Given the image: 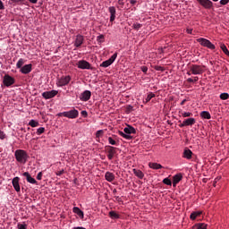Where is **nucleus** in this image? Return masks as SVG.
<instances>
[{"instance_id": "37998d69", "label": "nucleus", "mask_w": 229, "mask_h": 229, "mask_svg": "<svg viewBox=\"0 0 229 229\" xmlns=\"http://www.w3.org/2000/svg\"><path fill=\"white\" fill-rule=\"evenodd\" d=\"M131 112H133V106H126L125 113H126V114H130Z\"/></svg>"}, {"instance_id": "c9c22d12", "label": "nucleus", "mask_w": 229, "mask_h": 229, "mask_svg": "<svg viewBox=\"0 0 229 229\" xmlns=\"http://www.w3.org/2000/svg\"><path fill=\"white\" fill-rule=\"evenodd\" d=\"M104 133H105V131H103V130L98 131L96 132V138H97V139H99L100 137H103Z\"/></svg>"}, {"instance_id": "ea45409f", "label": "nucleus", "mask_w": 229, "mask_h": 229, "mask_svg": "<svg viewBox=\"0 0 229 229\" xmlns=\"http://www.w3.org/2000/svg\"><path fill=\"white\" fill-rule=\"evenodd\" d=\"M108 142H109V144H111V146L117 145V141H115V140H114L112 137L108 138Z\"/></svg>"}, {"instance_id": "9d476101", "label": "nucleus", "mask_w": 229, "mask_h": 229, "mask_svg": "<svg viewBox=\"0 0 229 229\" xmlns=\"http://www.w3.org/2000/svg\"><path fill=\"white\" fill-rule=\"evenodd\" d=\"M58 95V90H51V91H45L42 93V97L45 98V99H51L53 98H55V96H57Z\"/></svg>"}, {"instance_id": "2f4dec72", "label": "nucleus", "mask_w": 229, "mask_h": 229, "mask_svg": "<svg viewBox=\"0 0 229 229\" xmlns=\"http://www.w3.org/2000/svg\"><path fill=\"white\" fill-rule=\"evenodd\" d=\"M220 49H222L223 53H225V55H226V56H229L228 48L226 47V46L225 44L220 45Z\"/></svg>"}, {"instance_id": "864d4df0", "label": "nucleus", "mask_w": 229, "mask_h": 229, "mask_svg": "<svg viewBox=\"0 0 229 229\" xmlns=\"http://www.w3.org/2000/svg\"><path fill=\"white\" fill-rule=\"evenodd\" d=\"M0 10H4V4L0 0Z\"/></svg>"}, {"instance_id": "f03ea898", "label": "nucleus", "mask_w": 229, "mask_h": 229, "mask_svg": "<svg viewBox=\"0 0 229 229\" xmlns=\"http://www.w3.org/2000/svg\"><path fill=\"white\" fill-rule=\"evenodd\" d=\"M197 42L202 46V47H207L208 49H211L214 51L216 49V45H214L210 40L205 38H197Z\"/></svg>"}, {"instance_id": "6ab92c4d", "label": "nucleus", "mask_w": 229, "mask_h": 229, "mask_svg": "<svg viewBox=\"0 0 229 229\" xmlns=\"http://www.w3.org/2000/svg\"><path fill=\"white\" fill-rule=\"evenodd\" d=\"M23 176H25V178L29 183L37 184V180H35V178L31 177V174H30L29 172H24Z\"/></svg>"}, {"instance_id": "f257e3e1", "label": "nucleus", "mask_w": 229, "mask_h": 229, "mask_svg": "<svg viewBox=\"0 0 229 229\" xmlns=\"http://www.w3.org/2000/svg\"><path fill=\"white\" fill-rule=\"evenodd\" d=\"M14 157L16 162H19L20 164H26V162H28V158H30V156H28V152H26V150L24 149L15 150Z\"/></svg>"}, {"instance_id": "ddd939ff", "label": "nucleus", "mask_w": 229, "mask_h": 229, "mask_svg": "<svg viewBox=\"0 0 229 229\" xmlns=\"http://www.w3.org/2000/svg\"><path fill=\"white\" fill-rule=\"evenodd\" d=\"M19 182H21V178L19 177H14L12 181L13 187L16 192H21V184H19Z\"/></svg>"}, {"instance_id": "4d7b16f0", "label": "nucleus", "mask_w": 229, "mask_h": 229, "mask_svg": "<svg viewBox=\"0 0 229 229\" xmlns=\"http://www.w3.org/2000/svg\"><path fill=\"white\" fill-rule=\"evenodd\" d=\"M187 81H188V83H194V81L192 78H188Z\"/></svg>"}, {"instance_id": "a19ab883", "label": "nucleus", "mask_w": 229, "mask_h": 229, "mask_svg": "<svg viewBox=\"0 0 229 229\" xmlns=\"http://www.w3.org/2000/svg\"><path fill=\"white\" fill-rule=\"evenodd\" d=\"M163 183H165V185H173V182H171V179H169V178H165L163 180Z\"/></svg>"}, {"instance_id": "603ef678", "label": "nucleus", "mask_w": 229, "mask_h": 229, "mask_svg": "<svg viewBox=\"0 0 229 229\" xmlns=\"http://www.w3.org/2000/svg\"><path fill=\"white\" fill-rule=\"evenodd\" d=\"M57 117H65V112L58 113Z\"/></svg>"}, {"instance_id": "f704fd0d", "label": "nucleus", "mask_w": 229, "mask_h": 229, "mask_svg": "<svg viewBox=\"0 0 229 229\" xmlns=\"http://www.w3.org/2000/svg\"><path fill=\"white\" fill-rule=\"evenodd\" d=\"M220 99H222L223 101H226V99H229V94L228 93H221Z\"/></svg>"}, {"instance_id": "b1692460", "label": "nucleus", "mask_w": 229, "mask_h": 229, "mask_svg": "<svg viewBox=\"0 0 229 229\" xmlns=\"http://www.w3.org/2000/svg\"><path fill=\"white\" fill-rule=\"evenodd\" d=\"M72 212H73V214H77V216H79V217H81V219H83L84 214H83V211L81 209H80V208L74 207L72 208Z\"/></svg>"}, {"instance_id": "0eeeda50", "label": "nucleus", "mask_w": 229, "mask_h": 229, "mask_svg": "<svg viewBox=\"0 0 229 229\" xmlns=\"http://www.w3.org/2000/svg\"><path fill=\"white\" fill-rule=\"evenodd\" d=\"M117 58V53H114L108 60L104 61L100 67H110L115 62V59Z\"/></svg>"}, {"instance_id": "338daca9", "label": "nucleus", "mask_w": 229, "mask_h": 229, "mask_svg": "<svg viewBox=\"0 0 229 229\" xmlns=\"http://www.w3.org/2000/svg\"><path fill=\"white\" fill-rule=\"evenodd\" d=\"M213 1H215V3H216V2H217V1H219V0H213Z\"/></svg>"}, {"instance_id": "423d86ee", "label": "nucleus", "mask_w": 229, "mask_h": 229, "mask_svg": "<svg viewBox=\"0 0 229 229\" xmlns=\"http://www.w3.org/2000/svg\"><path fill=\"white\" fill-rule=\"evenodd\" d=\"M77 67L78 69H88V70H92V66L90 65V63H89L86 60H81L77 63Z\"/></svg>"}, {"instance_id": "cd10ccee", "label": "nucleus", "mask_w": 229, "mask_h": 229, "mask_svg": "<svg viewBox=\"0 0 229 229\" xmlns=\"http://www.w3.org/2000/svg\"><path fill=\"white\" fill-rule=\"evenodd\" d=\"M207 228H208V225L205 223L195 224L192 226V229H207Z\"/></svg>"}, {"instance_id": "09e8293b", "label": "nucleus", "mask_w": 229, "mask_h": 229, "mask_svg": "<svg viewBox=\"0 0 229 229\" xmlns=\"http://www.w3.org/2000/svg\"><path fill=\"white\" fill-rule=\"evenodd\" d=\"M141 71L146 74L148 72V66H141Z\"/></svg>"}, {"instance_id": "aec40b11", "label": "nucleus", "mask_w": 229, "mask_h": 229, "mask_svg": "<svg viewBox=\"0 0 229 229\" xmlns=\"http://www.w3.org/2000/svg\"><path fill=\"white\" fill-rule=\"evenodd\" d=\"M105 179L106 180V182H114V180H115V174H114V173L112 172H106L105 174Z\"/></svg>"}, {"instance_id": "473e14b6", "label": "nucleus", "mask_w": 229, "mask_h": 229, "mask_svg": "<svg viewBox=\"0 0 229 229\" xmlns=\"http://www.w3.org/2000/svg\"><path fill=\"white\" fill-rule=\"evenodd\" d=\"M24 65V59L21 58L16 64L17 69H22V66Z\"/></svg>"}, {"instance_id": "e433bc0d", "label": "nucleus", "mask_w": 229, "mask_h": 229, "mask_svg": "<svg viewBox=\"0 0 229 229\" xmlns=\"http://www.w3.org/2000/svg\"><path fill=\"white\" fill-rule=\"evenodd\" d=\"M182 117H191L192 115V113L191 112H180Z\"/></svg>"}, {"instance_id": "c85d7f7f", "label": "nucleus", "mask_w": 229, "mask_h": 229, "mask_svg": "<svg viewBox=\"0 0 229 229\" xmlns=\"http://www.w3.org/2000/svg\"><path fill=\"white\" fill-rule=\"evenodd\" d=\"M200 117L202 119H211L212 115H210V113L208 111H202L200 113Z\"/></svg>"}, {"instance_id": "412c9836", "label": "nucleus", "mask_w": 229, "mask_h": 229, "mask_svg": "<svg viewBox=\"0 0 229 229\" xmlns=\"http://www.w3.org/2000/svg\"><path fill=\"white\" fill-rule=\"evenodd\" d=\"M109 13H110V22H114L115 21V8L114 6H111L108 8Z\"/></svg>"}, {"instance_id": "6e6d98bb", "label": "nucleus", "mask_w": 229, "mask_h": 229, "mask_svg": "<svg viewBox=\"0 0 229 229\" xmlns=\"http://www.w3.org/2000/svg\"><path fill=\"white\" fill-rule=\"evenodd\" d=\"M101 38L102 39L105 38V36L103 34L98 36V38H97L98 40H101Z\"/></svg>"}, {"instance_id": "0e129e2a", "label": "nucleus", "mask_w": 229, "mask_h": 229, "mask_svg": "<svg viewBox=\"0 0 229 229\" xmlns=\"http://www.w3.org/2000/svg\"><path fill=\"white\" fill-rule=\"evenodd\" d=\"M199 80V78L194 77V78H193V83H196V81H198Z\"/></svg>"}, {"instance_id": "de8ad7c7", "label": "nucleus", "mask_w": 229, "mask_h": 229, "mask_svg": "<svg viewBox=\"0 0 229 229\" xmlns=\"http://www.w3.org/2000/svg\"><path fill=\"white\" fill-rule=\"evenodd\" d=\"M65 173V170L62 169L61 171L55 172L56 176H62Z\"/></svg>"}, {"instance_id": "bb28decb", "label": "nucleus", "mask_w": 229, "mask_h": 229, "mask_svg": "<svg viewBox=\"0 0 229 229\" xmlns=\"http://www.w3.org/2000/svg\"><path fill=\"white\" fill-rule=\"evenodd\" d=\"M148 167L150 169H156V170H158V169H162L164 166H162V165L158 164V163H148Z\"/></svg>"}, {"instance_id": "6e6552de", "label": "nucleus", "mask_w": 229, "mask_h": 229, "mask_svg": "<svg viewBox=\"0 0 229 229\" xmlns=\"http://www.w3.org/2000/svg\"><path fill=\"white\" fill-rule=\"evenodd\" d=\"M200 6H203L206 10H210L214 4L210 0H197Z\"/></svg>"}, {"instance_id": "58836bf2", "label": "nucleus", "mask_w": 229, "mask_h": 229, "mask_svg": "<svg viewBox=\"0 0 229 229\" xmlns=\"http://www.w3.org/2000/svg\"><path fill=\"white\" fill-rule=\"evenodd\" d=\"M44 131H46V128H44V127H39V128L37 130V135H42V133H44Z\"/></svg>"}, {"instance_id": "052dcab7", "label": "nucleus", "mask_w": 229, "mask_h": 229, "mask_svg": "<svg viewBox=\"0 0 229 229\" xmlns=\"http://www.w3.org/2000/svg\"><path fill=\"white\" fill-rule=\"evenodd\" d=\"M81 115H84V117H87V115L89 114H87V111H81Z\"/></svg>"}, {"instance_id": "3c124183", "label": "nucleus", "mask_w": 229, "mask_h": 229, "mask_svg": "<svg viewBox=\"0 0 229 229\" xmlns=\"http://www.w3.org/2000/svg\"><path fill=\"white\" fill-rule=\"evenodd\" d=\"M37 180H42V172H39L37 175Z\"/></svg>"}, {"instance_id": "393cba45", "label": "nucleus", "mask_w": 229, "mask_h": 229, "mask_svg": "<svg viewBox=\"0 0 229 229\" xmlns=\"http://www.w3.org/2000/svg\"><path fill=\"white\" fill-rule=\"evenodd\" d=\"M201 214H203V211H194L191 214L190 219L191 221H196L197 217H199V216H201Z\"/></svg>"}, {"instance_id": "c756f323", "label": "nucleus", "mask_w": 229, "mask_h": 229, "mask_svg": "<svg viewBox=\"0 0 229 229\" xmlns=\"http://www.w3.org/2000/svg\"><path fill=\"white\" fill-rule=\"evenodd\" d=\"M155 93L150 92L148 93V95L147 96V98H145V100L143 101V103L146 105V103H149L151 101V99H153V98H155Z\"/></svg>"}, {"instance_id": "4be33fe9", "label": "nucleus", "mask_w": 229, "mask_h": 229, "mask_svg": "<svg viewBox=\"0 0 229 229\" xmlns=\"http://www.w3.org/2000/svg\"><path fill=\"white\" fill-rule=\"evenodd\" d=\"M123 131H124V133H126V134H128V135H131V133H132V134L137 133V131L135 130V128H133V127H131V126H130V125H128L127 127H125V128L123 129Z\"/></svg>"}, {"instance_id": "8fccbe9b", "label": "nucleus", "mask_w": 229, "mask_h": 229, "mask_svg": "<svg viewBox=\"0 0 229 229\" xmlns=\"http://www.w3.org/2000/svg\"><path fill=\"white\" fill-rule=\"evenodd\" d=\"M228 3H229V0H221L220 1V4H223V5L228 4Z\"/></svg>"}, {"instance_id": "a878e982", "label": "nucleus", "mask_w": 229, "mask_h": 229, "mask_svg": "<svg viewBox=\"0 0 229 229\" xmlns=\"http://www.w3.org/2000/svg\"><path fill=\"white\" fill-rule=\"evenodd\" d=\"M118 135L123 139H126V140H131V139H133L131 135L126 134V132L124 133L123 131H118Z\"/></svg>"}, {"instance_id": "5fc2aeb1", "label": "nucleus", "mask_w": 229, "mask_h": 229, "mask_svg": "<svg viewBox=\"0 0 229 229\" xmlns=\"http://www.w3.org/2000/svg\"><path fill=\"white\" fill-rule=\"evenodd\" d=\"M186 33H188V35H192V29H186Z\"/></svg>"}, {"instance_id": "39448f33", "label": "nucleus", "mask_w": 229, "mask_h": 229, "mask_svg": "<svg viewBox=\"0 0 229 229\" xmlns=\"http://www.w3.org/2000/svg\"><path fill=\"white\" fill-rule=\"evenodd\" d=\"M3 84L4 87H12L15 84V79L8 74H5L3 79Z\"/></svg>"}, {"instance_id": "a18cd8bd", "label": "nucleus", "mask_w": 229, "mask_h": 229, "mask_svg": "<svg viewBox=\"0 0 229 229\" xmlns=\"http://www.w3.org/2000/svg\"><path fill=\"white\" fill-rule=\"evenodd\" d=\"M18 229H27L28 225L26 224H18Z\"/></svg>"}, {"instance_id": "5701e85b", "label": "nucleus", "mask_w": 229, "mask_h": 229, "mask_svg": "<svg viewBox=\"0 0 229 229\" xmlns=\"http://www.w3.org/2000/svg\"><path fill=\"white\" fill-rule=\"evenodd\" d=\"M132 173L133 174H135V176H137V178H139L140 180H142L144 178V173L137 168H133L132 169Z\"/></svg>"}, {"instance_id": "2eb2a0df", "label": "nucleus", "mask_w": 229, "mask_h": 229, "mask_svg": "<svg viewBox=\"0 0 229 229\" xmlns=\"http://www.w3.org/2000/svg\"><path fill=\"white\" fill-rule=\"evenodd\" d=\"M192 150L189 149L188 148H185L182 152V158H185L186 160H191L192 158Z\"/></svg>"}, {"instance_id": "a211bd4d", "label": "nucleus", "mask_w": 229, "mask_h": 229, "mask_svg": "<svg viewBox=\"0 0 229 229\" xmlns=\"http://www.w3.org/2000/svg\"><path fill=\"white\" fill-rule=\"evenodd\" d=\"M183 176L182 175V174H177L175 175H174L173 177V187H176V185H178V183H180V182H182Z\"/></svg>"}, {"instance_id": "20e7f679", "label": "nucleus", "mask_w": 229, "mask_h": 229, "mask_svg": "<svg viewBox=\"0 0 229 229\" xmlns=\"http://www.w3.org/2000/svg\"><path fill=\"white\" fill-rule=\"evenodd\" d=\"M71 82V76H62L60 79H58L56 85L57 87H65V85H69Z\"/></svg>"}, {"instance_id": "1a4fd4ad", "label": "nucleus", "mask_w": 229, "mask_h": 229, "mask_svg": "<svg viewBox=\"0 0 229 229\" xmlns=\"http://www.w3.org/2000/svg\"><path fill=\"white\" fill-rule=\"evenodd\" d=\"M78 115H80V112L77 109L65 111V117L67 119H77Z\"/></svg>"}, {"instance_id": "c03bdc74", "label": "nucleus", "mask_w": 229, "mask_h": 229, "mask_svg": "<svg viewBox=\"0 0 229 229\" xmlns=\"http://www.w3.org/2000/svg\"><path fill=\"white\" fill-rule=\"evenodd\" d=\"M13 3H15L16 4H24V1L26 0H11Z\"/></svg>"}, {"instance_id": "79ce46f5", "label": "nucleus", "mask_w": 229, "mask_h": 229, "mask_svg": "<svg viewBox=\"0 0 229 229\" xmlns=\"http://www.w3.org/2000/svg\"><path fill=\"white\" fill-rule=\"evenodd\" d=\"M155 71H160L161 72H164V71H165V68H164L163 66H159V65H156L154 66Z\"/></svg>"}, {"instance_id": "49530a36", "label": "nucleus", "mask_w": 229, "mask_h": 229, "mask_svg": "<svg viewBox=\"0 0 229 229\" xmlns=\"http://www.w3.org/2000/svg\"><path fill=\"white\" fill-rule=\"evenodd\" d=\"M0 139L1 140H4L6 139V134H4V131L0 130Z\"/></svg>"}, {"instance_id": "7ed1b4c3", "label": "nucleus", "mask_w": 229, "mask_h": 229, "mask_svg": "<svg viewBox=\"0 0 229 229\" xmlns=\"http://www.w3.org/2000/svg\"><path fill=\"white\" fill-rule=\"evenodd\" d=\"M190 68L191 69V73L194 75L203 74L205 72V65L191 64Z\"/></svg>"}, {"instance_id": "dca6fc26", "label": "nucleus", "mask_w": 229, "mask_h": 229, "mask_svg": "<svg viewBox=\"0 0 229 229\" xmlns=\"http://www.w3.org/2000/svg\"><path fill=\"white\" fill-rule=\"evenodd\" d=\"M32 67H33V65L31 64H25L24 66H22L21 68V74H30V72H31V70H32Z\"/></svg>"}, {"instance_id": "69168bd1", "label": "nucleus", "mask_w": 229, "mask_h": 229, "mask_svg": "<svg viewBox=\"0 0 229 229\" xmlns=\"http://www.w3.org/2000/svg\"><path fill=\"white\" fill-rule=\"evenodd\" d=\"M118 4H122L123 5V4H124V2H123L122 0H119L118 1Z\"/></svg>"}, {"instance_id": "4c0bfd02", "label": "nucleus", "mask_w": 229, "mask_h": 229, "mask_svg": "<svg viewBox=\"0 0 229 229\" xmlns=\"http://www.w3.org/2000/svg\"><path fill=\"white\" fill-rule=\"evenodd\" d=\"M141 27H142V24L138 23V22L133 23V25H132L133 30H136L137 31H138V30H140Z\"/></svg>"}, {"instance_id": "f8f14e48", "label": "nucleus", "mask_w": 229, "mask_h": 229, "mask_svg": "<svg viewBox=\"0 0 229 229\" xmlns=\"http://www.w3.org/2000/svg\"><path fill=\"white\" fill-rule=\"evenodd\" d=\"M107 151V158L108 160H113L114 157H115V147L109 146L106 149Z\"/></svg>"}, {"instance_id": "4468645a", "label": "nucleus", "mask_w": 229, "mask_h": 229, "mask_svg": "<svg viewBox=\"0 0 229 229\" xmlns=\"http://www.w3.org/2000/svg\"><path fill=\"white\" fill-rule=\"evenodd\" d=\"M85 41V38L81 35H77L75 41H74V46L75 47H81L83 44V42Z\"/></svg>"}, {"instance_id": "13d9d810", "label": "nucleus", "mask_w": 229, "mask_h": 229, "mask_svg": "<svg viewBox=\"0 0 229 229\" xmlns=\"http://www.w3.org/2000/svg\"><path fill=\"white\" fill-rule=\"evenodd\" d=\"M187 101H189L188 99H183L182 102H181V106H183V105H185V103H187Z\"/></svg>"}, {"instance_id": "9b49d317", "label": "nucleus", "mask_w": 229, "mask_h": 229, "mask_svg": "<svg viewBox=\"0 0 229 229\" xmlns=\"http://www.w3.org/2000/svg\"><path fill=\"white\" fill-rule=\"evenodd\" d=\"M193 124H196V119L195 118H188L182 121L181 124H179L180 128H183V126H193Z\"/></svg>"}, {"instance_id": "680f3d73", "label": "nucleus", "mask_w": 229, "mask_h": 229, "mask_svg": "<svg viewBox=\"0 0 229 229\" xmlns=\"http://www.w3.org/2000/svg\"><path fill=\"white\" fill-rule=\"evenodd\" d=\"M130 3H131V4H137V0H131Z\"/></svg>"}, {"instance_id": "72a5a7b5", "label": "nucleus", "mask_w": 229, "mask_h": 229, "mask_svg": "<svg viewBox=\"0 0 229 229\" xmlns=\"http://www.w3.org/2000/svg\"><path fill=\"white\" fill-rule=\"evenodd\" d=\"M29 126H31V128H37V126H38V122L35 120H30L29 122Z\"/></svg>"}, {"instance_id": "bf43d9fd", "label": "nucleus", "mask_w": 229, "mask_h": 229, "mask_svg": "<svg viewBox=\"0 0 229 229\" xmlns=\"http://www.w3.org/2000/svg\"><path fill=\"white\" fill-rule=\"evenodd\" d=\"M38 0H29V2L30 3H32V4H37V2H38Z\"/></svg>"}, {"instance_id": "e2e57ef3", "label": "nucleus", "mask_w": 229, "mask_h": 229, "mask_svg": "<svg viewBox=\"0 0 229 229\" xmlns=\"http://www.w3.org/2000/svg\"><path fill=\"white\" fill-rule=\"evenodd\" d=\"M187 74H188V76L192 75V72H191V67H190V71H189V72H187Z\"/></svg>"}, {"instance_id": "7c9ffc66", "label": "nucleus", "mask_w": 229, "mask_h": 229, "mask_svg": "<svg viewBox=\"0 0 229 229\" xmlns=\"http://www.w3.org/2000/svg\"><path fill=\"white\" fill-rule=\"evenodd\" d=\"M109 217H111V219H119L121 216L115 211H110Z\"/></svg>"}, {"instance_id": "f3484780", "label": "nucleus", "mask_w": 229, "mask_h": 229, "mask_svg": "<svg viewBox=\"0 0 229 229\" xmlns=\"http://www.w3.org/2000/svg\"><path fill=\"white\" fill-rule=\"evenodd\" d=\"M91 96L92 93L90 92V90H85L83 93H81L80 99L81 101H89Z\"/></svg>"}]
</instances>
